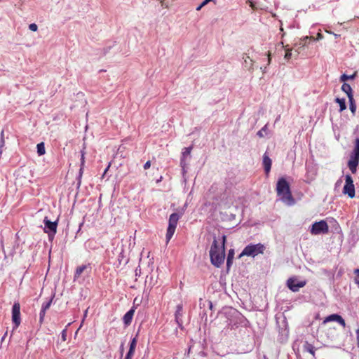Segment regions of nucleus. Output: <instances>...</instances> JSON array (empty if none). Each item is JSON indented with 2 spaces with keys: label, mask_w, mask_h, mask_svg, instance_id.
I'll list each match as a JSON object with an SVG mask.
<instances>
[{
  "label": "nucleus",
  "mask_w": 359,
  "mask_h": 359,
  "mask_svg": "<svg viewBox=\"0 0 359 359\" xmlns=\"http://www.w3.org/2000/svg\"><path fill=\"white\" fill-rule=\"evenodd\" d=\"M222 245L221 246H219L218 241L215 237L210 250L211 264L216 267H220L224 261V244L226 242V236H222Z\"/></svg>",
  "instance_id": "nucleus-1"
},
{
  "label": "nucleus",
  "mask_w": 359,
  "mask_h": 359,
  "mask_svg": "<svg viewBox=\"0 0 359 359\" xmlns=\"http://www.w3.org/2000/svg\"><path fill=\"white\" fill-rule=\"evenodd\" d=\"M277 195L280 197V200L287 205H293L295 203V200L292 195L290 184L284 177L278 179L276 184Z\"/></svg>",
  "instance_id": "nucleus-2"
},
{
  "label": "nucleus",
  "mask_w": 359,
  "mask_h": 359,
  "mask_svg": "<svg viewBox=\"0 0 359 359\" xmlns=\"http://www.w3.org/2000/svg\"><path fill=\"white\" fill-rule=\"evenodd\" d=\"M227 320V325L231 330H234L238 327H247L249 323L247 318L236 309L231 311Z\"/></svg>",
  "instance_id": "nucleus-3"
},
{
  "label": "nucleus",
  "mask_w": 359,
  "mask_h": 359,
  "mask_svg": "<svg viewBox=\"0 0 359 359\" xmlns=\"http://www.w3.org/2000/svg\"><path fill=\"white\" fill-rule=\"evenodd\" d=\"M359 164V137L354 141V148L350 154L348 161V167L353 174L357 172V167Z\"/></svg>",
  "instance_id": "nucleus-4"
},
{
  "label": "nucleus",
  "mask_w": 359,
  "mask_h": 359,
  "mask_svg": "<svg viewBox=\"0 0 359 359\" xmlns=\"http://www.w3.org/2000/svg\"><path fill=\"white\" fill-rule=\"evenodd\" d=\"M265 250V246L262 243L249 244L246 245L240 254L239 257L243 256H248L255 257L259 254H263Z\"/></svg>",
  "instance_id": "nucleus-5"
},
{
  "label": "nucleus",
  "mask_w": 359,
  "mask_h": 359,
  "mask_svg": "<svg viewBox=\"0 0 359 359\" xmlns=\"http://www.w3.org/2000/svg\"><path fill=\"white\" fill-rule=\"evenodd\" d=\"M182 214H183L182 212L181 214L174 212L170 215L169 220H168V226L167 229V232H166V236H165L167 243H168L169 241L172 237V236L175 231V229L177 227L178 220L180 219V218L181 217Z\"/></svg>",
  "instance_id": "nucleus-6"
},
{
  "label": "nucleus",
  "mask_w": 359,
  "mask_h": 359,
  "mask_svg": "<svg viewBox=\"0 0 359 359\" xmlns=\"http://www.w3.org/2000/svg\"><path fill=\"white\" fill-rule=\"evenodd\" d=\"M328 231L329 227L325 220L314 222L310 229V232L313 235L325 234L328 233Z\"/></svg>",
  "instance_id": "nucleus-7"
},
{
  "label": "nucleus",
  "mask_w": 359,
  "mask_h": 359,
  "mask_svg": "<svg viewBox=\"0 0 359 359\" xmlns=\"http://www.w3.org/2000/svg\"><path fill=\"white\" fill-rule=\"evenodd\" d=\"M43 224L44 231L48 234L49 240L53 239L57 232V222H51L46 217L43 219Z\"/></svg>",
  "instance_id": "nucleus-8"
},
{
  "label": "nucleus",
  "mask_w": 359,
  "mask_h": 359,
  "mask_svg": "<svg viewBox=\"0 0 359 359\" xmlns=\"http://www.w3.org/2000/svg\"><path fill=\"white\" fill-rule=\"evenodd\" d=\"M12 322L14 324L13 330L17 329L21 323L20 304L18 302H14L12 307Z\"/></svg>",
  "instance_id": "nucleus-9"
},
{
  "label": "nucleus",
  "mask_w": 359,
  "mask_h": 359,
  "mask_svg": "<svg viewBox=\"0 0 359 359\" xmlns=\"http://www.w3.org/2000/svg\"><path fill=\"white\" fill-rule=\"evenodd\" d=\"M306 285V280H298L295 277L290 278L287 280V287L294 292H298L301 287H304Z\"/></svg>",
  "instance_id": "nucleus-10"
},
{
  "label": "nucleus",
  "mask_w": 359,
  "mask_h": 359,
  "mask_svg": "<svg viewBox=\"0 0 359 359\" xmlns=\"http://www.w3.org/2000/svg\"><path fill=\"white\" fill-rule=\"evenodd\" d=\"M332 321L337 322L339 324L342 325L344 327L346 326L345 320L343 319V318L340 315H339L337 313L331 314V315L327 316L325 318V320H323V323L325 324L328 322H332Z\"/></svg>",
  "instance_id": "nucleus-11"
},
{
  "label": "nucleus",
  "mask_w": 359,
  "mask_h": 359,
  "mask_svg": "<svg viewBox=\"0 0 359 359\" xmlns=\"http://www.w3.org/2000/svg\"><path fill=\"white\" fill-rule=\"evenodd\" d=\"M92 267L89 263L88 264H83L76 268L74 273V279L78 278L83 272H86L87 275L91 273Z\"/></svg>",
  "instance_id": "nucleus-12"
},
{
  "label": "nucleus",
  "mask_w": 359,
  "mask_h": 359,
  "mask_svg": "<svg viewBox=\"0 0 359 359\" xmlns=\"http://www.w3.org/2000/svg\"><path fill=\"white\" fill-rule=\"evenodd\" d=\"M182 313H183V306L182 304H178L176 307V311L175 313V318L178 327L182 330L183 329V321H182Z\"/></svg>",
  "instance_id": "nucleus-13"
},
{
  "label": "nucleus",
  "mask_w": 359,
  "mask_h": 359,
  "mask_svg": "<svg viewBox=\"0 0 359 359\" xmlns=\"http://www.w3.org/2000/svg\"><path fill=\"white\" fill-rule=\"evenodd\" d=\"M85 151L84 149L81 151V165H80V169L79 172V175L77 177V185L79 187L81 183V177L83 173V169H84V165H85Z\"/></svg>",
  "instance_id": "nucleus-14"
},
{
  "label": "nucleus",
  "mask_w": 359,
  "mask_h": 359,
  "mask_svg": "<svg viewBox=\"0 0 359 359\" xmlns=\"http://www.w3.org/2000/svg\"><path fill=\"white\" fill-rule=\"evenodd\" d=\"M135 313V307H132L123 317V321L126 327L130 325Z\"/></svg>",
  "instance_id": "nucleus-15"
},
{
  "label": "nucleus",
  "mask_w": 359,
  "mask_h": 359,
  "mask_svg": "<svg viewBox=\"0 0 359 359\" xmlns=\"http://www.w3.org/2000/svg\"><path fill=\"white\" fill-rule=\"evenodd\" d=\"M343 194L348 195L350 198L355 196V187L354 184L344 185L343 187Z\"/></svg>",
  "instance_id": "nucleus-16"
},
{
  "label": "nucleus",
  "mask_w": 359,
  "mask_h": 359,
  "mask_svg": "<svg viewBox=\"0 0 359 359\" xmlns=\"http://www.w3.org/2000/svg\"><path fill=\"white\" fill-rule=\"evenodd\" d=\"M271 160L269 157V156L265 153L263 156V165L264 168V171L266 174H268L271 168Z\"/></svg>",
  "instance_id": "nucleus-17"
},
{
  "label": "nucleus",
  "mask_w": 359,
  "mask_h": 359,
  "mask_svg": "<svg viewBox=\"0 0 359 359\" xmlns=\"http://www.w3.org/2000/svg\"><path fill=\"white\" fill-rule=\"evenodd\" d=\"M234 257V250L230 249L228 252L227 259H226V269L227 271L229 270L230 267L233 264V260Z\"/></svg>",
  "instance_id": "nucleus-18"
},
{
  "label": "nucleus",
  "mask_w": 359,
  "mask_h": 359,
  "mask_svg": "<svg viewBox=\"0 0 359 359\" xmlns=\"http://www.w3.org/2000/svg\"><path fill=\"white\" fill-rule=\"evenodd\" d=\"M341 90L347 95L348 98L353 96V90L348 83H344L341 86Z\"/></svg>",
  "instance_id": "nucleus-19"
},
{
  "label": "nucleus",
  "mask_w": 359,
  "mask_h": 359,
  "mask_svg": "<svg viewBox=\"0 0 359 359\" xmlns=\"http://www.w3.org/2000/svg\"><path fill=\"white\" fill-rule=\"evenodd\" d=\"M356 76H357V73L356 72L353 73L351 75H347L346 74H343L340 76L339 81L341 82L346 83V81H348V80H353L356 77Z\"/></svg>",
  "instance_id": "nucleus-20"
},
{
  "label": "nucleus",
  "mask_w": 359,
  "mask_h": 359,
  "mask_svg": "<svg viewBox=\"0 0 359 359\" xmlns=\"http://www.w3.org/2000/svg\"><path fill=\"white\" fill-rule=\"evenodd\" d=\"M335 102L339 104V111L341 112L346 109L345 98L337 97Z\"/></svg>",
  "instance_id": "nucleus-21"
},
{
  "label": "nucleus",
  "mask_w": 359,
  "mask_h": 359,
  "mask_svg": "<svg viewBox=\"0 0 359 359\" xmlns=\"http://www.w3.org/2000/svg\"><path fill=\"white\" fill-rule=\"evenodd\" d=\"M304 350L305 351L310 353L313 355H315L314 346L311 344L309 343L308 341H305V343L304 344Z\"/></svg>",
  "instance_id": "nucleus-22"
},
{
  "label": "nucleus",
  "mask_w": 359,
  "mask_h": 359,
  "mask_svg": "<svg viewBox=\"0 0 359 359\" xmlns=\"http://www.w3.org/2000/svg\"><path fill=\"white\" fill-rule=\"evenodd\" d=\"M348 102H349V108L351 111V113L354 115L356 111V104L355 101L353 97H348Z\"/></svg>",
  "instance_id": "nucleus-23"
},
{
  "label": "nucleus",
  "mask_w": 359,
  "mask_h": 359,
  "mask_svg": "<svg viewBox=\"0 0 359 359\" xmlns=\"http://www.w3.org/2000/svg\"><path fill=\"white\" fill-rule=\"evenodd\" d=\"M36 149H37V154L39 156H42V155L45 154L46 149H45V144L43 142H40V143L37 144Z\"/></svg>",
  "instance_id": "nucleus-24"
},
{
  "label": "nucleus",
  "mask_w": 359,
  "mask_h": 359,
  "mask_svg": "<svg viewBox=\"0 0 359 359\" xmlns=\"http://www.w3.org/2000/svg\"><path fill=\"white\" fill-rule=\"evenodd\" d=\"M54 297H55V293H53V294H52V296H51L50 299L48 302H44V303L42 304L41 309H43V310L47 311V310L50 308V305H51V304H52V302H53V298H54Z\"/></svg>",
  "instance_id": "nucleus-25"
},
{
  "label": "nucleus",
  "mask_w": 359,
  "mask_h": 359,
  "mask_svg": "<svg viewBox=\"0 0 359 359\" xmlns=\"http://www.w3.org/2000/svg\"><path fill=\"white\" fill-rule=\"evenodd\" d=\"M192 147H185L183 149V151L182 152V156L181 157H184V158H187V156H189L190 157V155H191V151L192 150Z\"/></svg>",
  "instance_id": "nucleus-26"
},
{
  "label": "nucleus",
  "mask_w": 359,
  "mask_h": 359,
  "mask_svg": "<svg viewBox=\"0 0 359 359\" xmlns=\"http://www.w3.org/2000/svg\"><path fill=\"white\" fill-rule=\"evenodd\" d=\"M267 130L268 126L267 125H265L261 130L257 132V135L259 137H264V135L267 134Z\"/></svg>",
  "instance_id": "nucleus-27"
},
{
  "label": "nucleus",
  "mask_w": 359,
  "mask_h": 359,
  "mask_svg": "<svg viewBox=\"0 0 359 359\" xmlns=\"http://www.w3.org/2000/svg\"><path fill=\"white\" fill-rule=\"evenodd\" d=\"M137 335H138V333L137 334V335L133 338L130 341V345H129V348H131V349H135L136 348V346H137Z\"/></svg>",
  "instance_id": "nucleus-28"
},
{
  "label": "nucleus",
  "mask_w": 359,
  "mask_h": 359,
  "mask_svg": "<svg viewBox=\"0 0 359 359\" xmlns=\"http://www.w3.org/2000/svg\"><path fill=\"white\" fill-rule=\"evenodd\" d=\"M348 184H353V180L352 177L348 174L345 176V184L344 185H348Z\"/></svg>",
  "instance_id": "nucleus-29"
},
{
  "label": "nucleus",
  "mask_w": 359,
  "mask_h": 359,
  "mask_svg": "<svg viewBox=\"0 0 359 359\" xmlns=\"http://www.w3.org/2000/svg\"><path fill=\"white\" fill-rule=\"evenodd\" d=\"M135 349L129 348L124 359H133V357L135 354Z\"/></svg>",
  "instance_id": "nucleus-30"
},
{
  "label": "nucleus",
  "mask_w": 359,
  "mask_h": 359,
  "mask_svg": "<svg viewBox=\"0 0 359 359\" xmlns=\"http://www.w3.org/2000/svg\"><path fill=\"white\" fill-rule=\"evenodd\" d=\"M135 349L129 348L124 359H133V357L135 354Z\"/></svg>",
  "instance_id": "nucleus-31"
},
{
  "label": "nucleus",
  "mask_w": 359,
  "mask_h": 359,
  "mask_svg": "<svg viewBox=\"0 0 359 359\" xmlns=\"http://www.w3.org/2000/svg\"><path fill=\"white\" fill-rule=\"evenodd\" d=\"M135 349L129 348L124 359H133V357L135 354Z\"/></svg>",
  "instance_id": "nucleus-32"
},
{
  "label": "nucleus",
  "mask_w": 359,
  "mask_h": 359,
  "mask_svg": "<svg viewBox=\"0 0 359 359\" xmlns=\"http://www.w3.org/2000/svg\"><path fill=\"white\" fill-rule=\"evenodd\" d=\"M187 165V163L186 162V158H184V157H181V158H180V166L182 167V170L183 173L186 172L185 168H186Z\"/></svg>",
  "instance_id": "nucleus-33"
},
{
  "label": "nucleus",
  "mask_w": 359,
  "mask_h": 359,
  "mask_svg": "<svg viewBox=\"0 0 359 359\" xmlns=\"http://www.w3.org/2000/svg\"><path fill=\"white\" fill-rule=\"evenodd\" d=\"M46 312V311L43 310V309H41V311H40V313H39V323H40V325H41L43 323Z\"/></svg>",
  "instance_id": "nucleus-34"
},
{
  "label": "nucleus",
  "mask_w": 359,
  "mask_h": 359,
  "mask_svg": "<svg viewBox=\"0 0 359 359\" xmlns=\"http://www.w3.org/2000/svg\"><path fill=\"white\" fill-rule=\"evenodd\" d=\"M311 39V37L305 36L304 39H302V41L300 42V45H302L303 46H306L308 43H309Z\"/></svg>",
  "instance_id": "nucleus-35"
},
{
  "label": "nucleus",
  "mask_w": 359,
  "mask_h": 359,
  "mask_svg": "<svg viewBox=\"0 0 359 359\" xmlns=\"http://www.w3.org/2000/svg\"><path fill=\"white\" fill-rule=\"evenodd\" d=\"M354 273L355 274V281L358 285L359 287V269H355Z\"/></svg>",
  "instance_id": "nucleus-36"
},
{
  "label": "nucleus",
  "mask_w": 359,
  "mask_h": 359,
  "mask_svg": "<svg viewBox=\"0 0 359 359\" xmlns=\"http://www.w3.org/2000/svg\"><path fill=\"white\" fill-rule=\"evenodd\" d=\"M29 29L31 30V31H33V32H36L37 31L38 29V26L35 23H32L29 25Z\"/></svg>",
  "instance_id": "nucleus-37"
},
{
  "label": "nucleus",
  "mask_w": 359,
  "mask_h": 359,
  "mask_svg": "<svg viewBox=\"0 0 359 359\" xmlns=\"http://www.w3.org/2000/svg\"><path fill=\"white\" fill-rule=\"evenodd\" d=\"M123 258H124L123 250H122L118 256V262L119 264H121Z\"/></svg>",
  "instance_id": "nucleus-38"
},
{
  "label": "nucleus",
  "mask_w": 359,
  "mask_h": 359,
  "mask_svg": "<svg viewBox=\"0 0 359 359\" xmlns=\"http://www.w3.org/2000/svg\"><path fill=\"white\" fill-rule=\"evenodd\" d=\"M61 339L63 341L67 340V330L65 329L61 332Z\"/></svg>",
  "instance_id": "nucleus-39"
},
{
  "label": "nucleus",
  "mask_w": 359,
  "mask_h": 359,
  "mask_svg": "<svg viewBox=\"0 0 359 359\" xmlns=\"http://www.w3.org/2000/svg\"><path fill=\"white\" fill-rule=\"evenodd\" d=\"M291 56H292L291 50H287L286 53H285V60H289V59L291 58Z\"/></svg>",
  "instance_id": "nucleus-40"
},
{
  "label": "nucleus",
  "mask_w": 359,
  "mask_h": 359,
  "mask_svg": "<svg viewBox=\"0 0 359 359\" xmlns=\"http://www.w3.org/2000/svg\"><path fill=\"white\" fill-rule=\"evenodd\" d=\"M151 166V161H147L144 165V170H147L150 168Z\"/></svg>",
  "instance_id": "nucleus-41"
},
{
  "label": "nucleus",
  "mask_w": 359,
  "mask_h": 359,
  "mask_svg": "<svg viewBox=\"0 0 359 359\" xmlns=\"http://www.w3.org/2000/svg\"><path fill=\"white\" fill-rule=\"evenodd\" d=\"M123 351H124V343H122L120 346V352H121V356L123 355Z\"/></svg>",
  "instance_id": "nucleus-42"
},
{
  "label": "nucleus",
  "mask_w": 359,
  "mask_h": 359,
  "mask_svg": "<svg viewBox=\"0 0 359 359\" xmlns=\"http://www.w3.org/2000/svg\"><path fill=\"white\" fill-rule=\"evenodd\" d=\"M357 345L359 347V328L356 330Z\"/></svg>",
  "instance_id": "nucleus-43"
},
{
  "label": "nucleus",
  "mask_w": 359,
  "mask_h": 359,
  "mask_svg": "<svg viewBox=\"0 0 359 359\" xmlns=\"http://www.w3.org/2000/svg\"><path fill=\"white\" fill-rule=\"evenodd\" d=\"M271 55H270V53H268V57H267V65H270V63H271Z\"/></svg>",
  "instance_id": "nucleus-44"
},
{
  "label": "nucleus",
  "mask_w": 359,
  "mask_h": 359,
  "mask_svg": "<svg viewBox=\"0 0 359 359\" xmlns=\"http://www.w3.org/2000/svg\"><path fill=\"white\" fill-rule=\"evenodd\" d=\"M207 303H208V305L210 309L212 310V306H213L212 302L211 301H208Z\"/></svg>",
  "instance_id": "nucleus-45"
},
{
  "label": "nucleus",
  "mask_w": 359,
  "mask_h": 359,
  "mask_svg": "<svg viewBox=\"0 0 359 359\" xmlns=\"http://www.w3.org/2000/svg\"><path fill=\"white\" fill-rule=\"evenodd\" d=\"M208 4V3H205V0H203V1H202V3H201L200 5H201V6H202V8H203V6H205V5H207Z\"/></svg>",
  "instance_id": "nucleus-46"
},
{
  "label": "nucleus",
  "mask_w": 359,
  "mask_h": 359,
  "mask_svg": "<svg viewBox=\"0 0 359 359\" xmlns=\"http://www.w3.org/2000/svg\"><path fill=\"white\" fill-rule=\"evenodd\" d=\"M208 4V3H205V0H203V1H202V3H201L200 5H201V6H202V8H203V6H205V5H207Z\"/></svg>",
  "instance_id": "nucleus-47"
},
{
  "label": "nucleus",
  "mask_w": 359,
  "mask_h": 359,
  "mask_svg": "<svg viewBox=\"0 0 359 359\" xmlns=\"http://www.w3.org/2000/svg\"><path fill=\"white\" fill-rule=\"evenodd\" d=\"M110 167V163L108 165V166L107 167V168L104 170V174L103 175H105L106 172L108 171L109 168Z\"/></svg>",
  "instance_id": "nucleus-48"
},
{
  "label": "nucleus",
  "mask_w": 359,
  "mask_h": 359,
  "mask_svg": "<svg viewBox=\"0 0 359 359\" xmlns=\"http://www.w3.org/2000/svg\"><path fill=\"white\" fill-rule=\"evenodd\" d=\"M0 138H4V131L2 130L1 133V137Z\"/></svg>",
  "instance_id": "nucleus-49"
},
{
  "label": "nucleus",
  "mask_w": 359,
  "mask_h": 359,
  "mask_svg": "<svg viewBox=\"0 0 359 359\" xmlns=\"http://www.w3.org/2000/svg\"><path fill=\"white\" fill-rule=\"evenodd\" d=\"M161 5H162L163 6L168 7V6L165 4V3H164V1H161Z\"/></svg>",
  "instance_id": "nucleus-50"
},
{
  "label": "nucleus",
  "mask_w": 359,
  "mask_h": 359,
  "mask_svg": "<svg viewBox=\"0 0 359 359\" xmlns=\"http://www.w3.org/2000/svg\"><path fill=\"white\" fill-rule=\"evenodd\" d=\"M201 8H202V6H201V5H199V6L196 8V11H200Z\"/></svg>",
  "instance_id": "nucleus-51"
},
{
  "label": "nucleus",
  "mask_w": 359,
  "mask_h": 359,
  "mask_svg": "<svg viewBox=\"0 0 359 359\" xmlns=\"http://www.w3.org/2000/svg\"><path fill=\"white\" fill-rule=\"evenodd\" d=\"M109 48H110V46L107 49L104 48V53L106 54L108 52Z\"/></svg>",
  "instance_id": "nucleus-52"
},
{
  "label": "nucleus",
  "mask_w": 359,
  "mask_h": 359,
  "mask_svg": "<svg viewBox=\"0 0 359 359\" xmlns=\"http://www.w3.org/2000/svg\"><path fill=\"white\" fill-rule=\"evenodd\" d=\"M6 335H7V332H6L4 334V335L3 336V337H2V339H1V340H2V341H3V340H4V339H5V337H6Z\"/></svg>",
  "instance_id": "nucleus-53"
},
{
  "label": "nucleus",
  "mask_w": 359,
  "mask_h": 359,
  "mask_svg": "<svg viewBox=\"0 0 359 359\" xmlns=\"http://www.w3.org/2000/svg\"><path fill=\"white\" fill-rule=\"evenodd\" d=\"M262 72L263 73H266V67H265L263 69H262Z\"/></svg>",
  "instance_id": "nucleus-54"
},
{
  "label": "nucleus",
  "mask_w": 359,
  "mask_h": 359,
  "mask_svg": "<svg viewBox=\"0 0 359 359\" xmlns=\"http://www.w3.org/2000/svg\"><path fill=\"white\" fill-rule=\"evenodd\" d=\"M136 275L139 274V272H137V269L135 270Z\"/></svg>",
  "instance_id": "nucleus-55"
},
{
  "label": "nucleus",
  "mask_w": 359,
  "mask_h": 359,
  "mask_svg": "<svg viewBox=\"0 0 359 359\" xmlns=\"http://www.w3.org/2000/svg\"><path fill=\"white\" fill-rule=\"evenodd\" d=\"M136 275L139 274V272H137V269L135 270Z\"/></svg>",
  "instance_id": "nucleus-56"
},
{
  "label": "nucleus",
  "mask_w": 359,
  "mask_h": 359,
  "mask_svg": "<svg viewBox=\"0 0 359 359\" xmlns=\"http://www.w3.org/2000/svg\"><path fill=\"white\" fill-rule=\"evenodd\" d=\"M86 314H87V310H86V311H85V315H84V316H86Z\"/></svg>",
  "instance_id": "nucleus-57"
}]
</instances>
